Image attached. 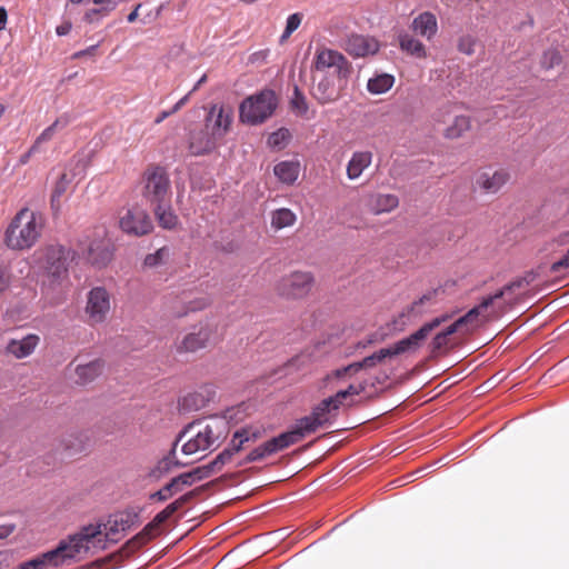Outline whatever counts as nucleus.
Listing matches in <instances>:
<instances>
[{
	"label": "nucleus",
	"mask_w": 569,
	"mask_h": 569,
	"mask_svg": "<svg viewBox=\"0 0 569 569\" xmlns=\"http://www.w3.org/2000/svg\"><path fill=\"white\" fill-rule=\"evenodd\" d=\"M229 433V422L223 417H210L193 421L178 436L174 446L182 442L181 451L191 456L206 450H214Z\"/></svg>",
	"instance_id": "2"
},
{
	"label": "nucleus",
	"mask_w": 569,
	"mask_h": 569,
	"mask_svg": "<svg viewBox=\"0 0 569 569\" xmlns=\"http://www.w3.org/2000/svg\"><path fill=\"white\" fill-rule=\"evenodd\" d=\"M531 282V279L528 277L518 278L508 284H506L503 288L495 292L493 295H490L482 299V301L476 307L480 308V313L487 309L489 306H491L496 300L501 299L507 293L513 292L516 289H521L525 286H528Z\"/></svg>",
	"instance_id": "29"
},
{
	"label": "nucleus",
	"mask_w": 569,
	"mask_h": 569,
	"mask_svg": "<svg viewBox=\"0 0 569 569\" xmlns=\"http://www.w3.org/2000/svg\"><path fill=\"white\" fill-rule=\"evenodd\" d=\"M160 532H161L160 527L157 526L151 520L148 525H146V527L139 533H137L134 537H132L130 540H128L117 553H112L102 559H98L94 562H92L91 566L100 569L103 566H106L107 563H110L111 561L119 563L124 558L130 557L132 553H134L137 550H139L142 546L148 543L151 539L159 536Z\"/></svg>",
	"instance_id": "12"
},
{
	"label": "nucleus",
	"mask_w": 569,
	"mask_h": 569,
	"mask_svg": "<svg viewBox=\"0 0 569 569\" xmlns=\"http://www.w3.org/2000/svg\"><path fill=\"white\" fill-rule=\"evenodd\" d=\"M201 490H202V488H196V489L182 495L181 497H179L177 500L171 502V505L174 506L176 510L178 511L184 505L190 502L196 496H198L201 492Z\"/></svg>",
	"instance_id": "52"
},
{
	"label": "nucleus",
	"mask_w": 569,
	"mask_h": 569,
	"mask_svg": "<svg viewBox=\"0 0 569 569\" xmlns=\"http://www.w3.org/2000/svg\"><path fill=\"white\" fill-rule=\"evenodd\" d=\"M104 369V361L94 359L84 365H78L74 369L76 383L84 386L97 379Z\"/></svg>",
	"instance_id": "24"
},
{
	"label": "nucleus",
	"mask_w": 569,
	"mask_h": 569,
	"mask_svg": "<svg viewBox=\"0 0 569 569\" xmlns=\"http://www.w3.org/2000/svg\"><path fill=\"white\" fill-rule=\"evenodd\" d=\"M169 257L170 249L168 247H162L158 249L154 253L147 254L143 264L144 267L148 268H156L166 263Z\"/></svg>",
	"instance_id": "42"
},
{
	"label": "nucleus",
	"mask_w": 569,
	"mask_h": 569,
	"mask_svg": "<svg viewBox=\"0 0 569 569\" xmlns=\"http://www.w3.org/2000/svg\"><path fill=\"white\" fill-rule=\"evenodd\" d=\"M72 179L68 176V173L63 172L58 181L56 182L52 194H51V204L52 207H59L60 198L68 190Z\"/></svg>",
	"instance_id": "41"
},
{
	"label": "nucleus",
	"mask_w": 569,
	"mask_h": 569,
	"mask_svg": "<svg viewBox=\"0 0 569 569\" xmlns=\"http://www.w3.org/2000/svg\"><path fill=\"white\" fill-rule=\"evenodd\" d=\"M277 108V97L272 90H262L246 98L239 108L240 120L249 124L264 122Z\"/></svg>",
	"instance_id": "6"
},
{
	"label": "nucleus",
	"mask_w": 569,
	"mask_h": 569,
	"mask_svg": "<svg viewBox=\"0 0 569 569\" xmlns=\"http://www.w3.org/2000/svg\"><path fill=\"white\" fill-rule=\"evenodd\" d=\"M399 46L402 51L410 56L419 59L427 58V49L425 44L418 39H415L411 34L401 33L399 36Z\"/></svg>",
	"instance_id": "33"
},
{
	"label": "nucleus",
	"mask_w": 569,
	"mask_h": 569,
	"mask_svg": "<svg viewBox=\"0 0 569 569\" xmlns=\"http://www.w3.org/2000/svg\"><path fill=\"white\" fill-rule=\"evenodd\" d=\"M291 108L299 116H305L308 112V102L305 94L296 86L293 90V97L291 99Z\"/></svg>",
	"instance_id": "46"
},
{
	"label": "nucleus",
	"mask_w": 569,
	"mask_h": 569,
	"mask_svg": "<svg viewBox=\"0 0 569 569\" xmlns=\"http://www.w3.org/2000/svg\"><path fill=\"white\" fill-rule=\"evenodd\" d=\"M111 251L100 243H96L89 247L88 260L94 266H106L111 260Z\"/></svg>",
	"instance_id": "37"
},
{
	"label": "nucleus",
	"mask_w": 569,
	"mask_h": 569,
	"mask_svg": "<svg viewBox=\"0 0 569 569\" xmlns=\"http://www.w3.org/2000/svg\"><path fill=\"white\" fill-rule=\"evenodd\" d=\"M568 268H569V248H568L567 253L560 260H558L551 264V271L559 272L561 269H568Z\"/></svg>",
	"instance_id": "55"
},
{
	"label": "nucleus",
	"mask_w": 569,
	"mask_h": 569,
	"mask_svg": "<svg viewBox=\"0 0 569 569\" xmlns=\"http://www.w3.org/2000/svg\"><path fill=\"white\" fill-rule=\"evenodd\" d=\"M311 96L319 104H329L338 101L347 86L349 77L311 76Z\"/></svg>",
	"instance_id": "11"
},
{
	"label": "nucleus",
	"mask_w": 569,
	"mask_h": 569,
	"mask_svg": "<svg viewBox=\"0 0 569 569\" xmlns=\"http://www.w3.org/2000/svg\"><path fill=\"white\" fill-rule=\"evenodd\" d=\"M68 124V119L59 118L51 126L46 128L40 136L36 139L34 143L31 146V151H39L40 144L43 142H48L52 139L57 129L64 128Z\"/></svg>",
	"instance_id": "40"
},
{
	"label": "nucleus",
	"mask_w": 569,
	"mask_h": 569,
	"mask_svg": "<svg viewBox=\"0 0 569 569\" xmlns=\"http://www.w3.org/2000/svg\"><path fill=\"white\" fill-rule=\"evenodd\" d=\"M43 228L42 214L23 208L11 219L4 232V243L11 250L31 249L39 241Z\"/></svg>",
	"instance_id": "3"
},
{
	"label": "nucleus",
	"mask_w": 569,
	"mask_h": 569,
	"mask_svg": "<svg viewBox=\"0 0 569 569\" xmlns=\"http://www.w3.org/2000/svg\"><path fill=\"white\" fill-rule=\"evenodd\" d=\"M39 267L52 281H60L68 274L71 251L61 244H49L34 252Z\"/></svg>",
	"instance_id": "8"
},
{
	"label": "nucleus",
	"mask_w": 569,
	"mask_h": 569,
	"mask_svg": "<svg viewBox=\"0 0 569 569\" xmlns=\"http://www.w3.org/2000/svg\"><path fill=\"white\" fill-rule=\"evenodd\" d=\"M448 318V316L437 317L431 321L426 322L420 329L411 333L409 337L397 341L388 348H382L375 353L365 357L360 361H357L360 370L373 368L387 358L417 351L431 331L446 322Z\"/></svg>",
	"instance_id": "4"
},
{
	"label": "nucleus",
	"mask_w": 569,
	"mask_h": 569,
	"mask_svg": "<svg viewBox=\"0 0 569 569\" xmlns=\"http://www.w3.org/2000/svg\"><path fill=\"white\" fill-rule=\"evenodd\" d=\"M510 180V172L500 168L493 172L482 171L476 177V184L486 193L498 192Z\"/></svg>",
	"instance_id": "20"
},
{
	"label": "nucleus",
	"mask_w": 569,
	"mask_h": 569,
	"mask_svg": "<svg viewBox=\"0 0 569 569\" xmlns=\"http://www.w3.org/2000/svg\"><path fill=\"white\" fill-rule=\"evenodd\" d=\"M9 281H10V276H9L7 268H4L3 266L0 264V292H2L3 290H6L8 288Z\"/></svg>",
	"instance_id": "57"
},
{
	"label": "nucleus",
	"mask_w": 569,
	"mask_h": 569,
	"mask_svg": "<svg viewBox=\"0 0 569 569\" xmlns=\"http://www.w3.org/2000/svg\"><path fill=\"white\" fill-rule=\"evenodd\" d=\"M221 142L206 126L190 133L189 150L194 156L211 152Z\"/></svg>",
	"instance_id": "21"
},
{
	"label": "nucleus",
	"mask_w": 569,
	"mask_h": 569,
	"mask_svg": "<svg viewBox=\"0 0 569 569\" xmlns=\"http://www.w3.org/2000/svg\"><path fill=\"white\" fill-rule=\"evenodd\" d=\"M562 62V56L559 50L557 49H549L543 52L540 64L541 68L546 70H550L557 66H559Z\"/></svg>",
	"instance_id": "44"
},
{
	"label": "nucleus",
	"mask_w": 569,
	"mask_h": 569,
	"mask_svg": "<svg viewBox=\"0 0 569 569\" xmlns=\"http://www.w3.org/2000/svg\"><path fill=\"white\" fill-rule=\"evenodd\" d=\"M99 535V531L89 529L86 532H80L68 540L61 541L56 549L44 552L37 558L41 561L43 569L47 566L59 567L67 559H73L81 551L89 550V542Z\"/></svg>",
	"instance_id": "5"
},
{
	"label": "nucleus",
	"mask_w": 569,
	"mask_h": 569,
	"mask_svg": "<svg viewBox=\"0 0 569 569\" xmlns=\"http://www.w3.org/2000/svg\"><path fill=\"white\" fill-rule=\"evenodd\" d=\"M19 569H43V566L36 557L29 561L20 563Z\"/></svg>",
	"instance_id": "58"
},
{
	"label": "nucleus",
	"mask_w": 569,
	"mask_h": 569,
	"mask_svg": "<svg viewBox=\"0 0 569 569\" xmlns=\"http://www.w3.org/2000/svg\"><path fill=\"white\" fill-rule=\"evenodd\" d=\"M340 407L341 405L336 401L333 396L323 399L312 408L309 416L299 419L292 430L283 432L258 446L251 450L238 466L240 467L246 463L262 460L268 456L297 443L307 435L316 432L319 428L332 425L338 417Z\"/></svg>",
	"instance_id": "1"
},
{
	"label": "nucleus",
	"mask_w": 569,
	"mask_h": 569,
	"mask_svg": "<svg viewBox=\"0 0 569 569\" xmlns=\"http://www.w3.org/2000/svg\"><path fill=\"white\" fill-rule=\"evenodd\" d=\"M273 173L280 182L291 186L299 177L300 162L298 160L281 161L274 166Z\"/></svg>",
	"instance_id": "28"
},
{
	"label": "nucleus",
	"mask_w": 569,
	"mask_h": 569,
	"mask_svg": "<svg viewBox=\"0 0 569 569\" xmlns=\"http://www.w3.org/2000/svg\"><path fill=\"white\" fill-rule=\"evenodd\" d=\"M350 62L337 50L326 47L318 48L311 66L312 76L350 77Z\"/></svg>",
	"instance_id": "9"
},
{
	"label": "nucleus",
	"mask_w": 569,
	"mask_h": 569,
	"mask_svg": "<svg viewBox=\"0 0 569 569\" xmlns=\"http://www.w3.org/2000/svg\"><path fill=\"white\" fill-rule=\"evenodd\" d=\"M72 24L70 21H64L56 28L58 36H66L71 31Z\"/></svg>",
	"instance_id": "59"
},
{
	"label": "nucleus",
	"mask_w": 569,
	"mask_h": 569,
	"mask_svg": "<svg viewBox=\"0 0 569 569\" xmlns=\"http://www.w3.org/2000/svg\"><path fill=\"white\" fill-rule=\"evenodd\" d=\"M188 99H189V94H186L183 98H181V99H180V100H179V101H178V102H177V103L171 108V112H174V113H176L177 111H179V110L182 108V106H184V104L187 103Z\"/></svg>",
	"instance_id": "64"
},
{
	"label": "nucleus",
	"mask_w": 569,
	"mask_h": 569,
	"mask_svg": "<svg viewBox=\"0 0 569 569\" xmlns=\"http://www.w3.org/2000/svg\"><path fill=\"white\" fill-rule=\"evenodd\" d=\"M93 3L94 4L106 3V7L88 10L83 16V20L88 23L97 22L98 16L106 17L111 11H113L117 7V2L114 0H93Z\"/></svg>",
	"instance_id": "38"
},
{
	"label": "nucleus",
	"mask_w": 569,
	"mask_h": 569,
	"mask_svg": "<svg viewBox=\"0 0 569 569\" xmlns=\"http://www.w3.org/2000/svg\"><path fill=\"white\" fill-rule=\"evenodd\" d=\"M214 338V329L209 323L193 327L181 339L174 342V350L179 355L196 353L209 347Z\"/></svg>",
	"instance_id": "15"
},
{
	"label": "nucleus",
	"mask_w": 569,
	"mask_h": 569,
	"mask_svg": "<svg viewBox=\"0 0 569 569\" xmlns=\"http://www.w3.org/2000/svg\"><path fill=\"white\" fill-rule=\"evenodd\" d=\"M343 371L347 373V377H352L360 371L358 362H352L346 367H343Z\"/></svg>",
	"instance_id": "61"
},
{
	"label": "nucleus",
	"mask_w": 569,
	"mask_h": 569,
	"mask_svg": "<svg viewBox=\"0 0 569 569\" xmlns=\"http://www.w3.org/2000/svg\"><path fill=\"white\" fill-rule=\"evenodd\" d=\"M268 56H269V50H267V49L256 51L249 57V62L250 63H264L267 61Z\"/></svg>",
	"instance_id": "56"
},
{
	"label": "nucleus",
	"mask_w": 569,
	"mask_h": 569,
	"mask_svg": "<svg viewBox=\"0 0 569 569\" xmlns=\"http://www.w3.org/2000/svg\"><path fill=\"white\" fill-rule=\"evenodd\" d=\"M411 29L417 34L429 40L437 33V18L429 11L422 12L412 20Z\"/></svg>",
	"instance_id": "27"
},
{
	"label": "nucleus",
	"mask_w": 569,
	"mask_h": 569,
	"mask_svg": "<svg viewBox=\"0 0 569 569\" xmlns=\"http://www.w3.org/2000/svg\"><path fill=\"white\" fill-rule=\"evenodd\" d=\"M119 226L128 234L141 237L152 231L153 224L144 210H127L120 218Z\"/></svg>",
	"instance_id": "18"
},
{
	"label": "nucleus",
	"mask_w": 569,
	"mask_h": 569,
	"mask_svg": "<svg viewBox=\"0 0 569 569\" xmlns=\"http://www.w3.org/2000/svg\"><path fill=\"white\" fill-rule=\"evenodd\" d=\"M151 209L160 227L169 230L177 227L179 220L171 208V201L156 204Z\"/></svg>",
	"instance_id": "31"
},
{
	"label": "nucleus",
	"mask_w": 569,
	"mask_h": 569,
	"mask_svg": "<svg viewBox=\"0 0 569 569\" xmlns=\"http://www.w3.org/2000/svg\"><path fill=\"white\" fill-rule=\"evenodd\" d=\"M436 293V290L425 293L419 299L415 300L411 305L406 307L399 317L401 319L406 318L407 321H411L421 317L426 312L425 306L432 302Z\"/></svg>",
	"instance_id": "30"
},
{
	"label": "nucleus",
	"mask_w": 569,
	"mask_h": 569,
	"mask_svg": "<svg viewBox=\"0 0 569 569\" xmlns=\"http://www.w3.org/2000/svg\"><path fill=\"white\" fill-rule=\"evenodd\" d=\"M179 491H180V488H178L176 482L173 481V479H171L170 482H168L164 487H162L157 492L152 493L150 496V498L152 500L163 502V501L170 499L173 495H176Z\"/></svg>",
	"instance_id": "47"
},
{
	"label": "nucleus",
	"mask_w": 569,
	"mask_h": 569,
	"mask_svg": "<svg viewBox=\"0 0 569 569\" xmlns=\"http://www.w3.org/2000/svg\"><path fill=\"white\" fill-rule=\"evenodd\" d=\"M40 342V337L34 333L27 335L21 339H11L6 351L17 359H23L33 353Z\"/></svg>",
	"instance_id": "22"
},
{
	"label": "nucleus",
	"mask_w": 569,
	"mask_h": 569,
	"mask_svg": "<svg viewBox=\"0 0 569 569\" xmlns=\"http://www.w3.org/2000/svg\"><path fill=\"white\" fill-rule=\"evenodd\" d=\"M174 512H177L176 507L169 503L162 511L154 516L152 521L161 527Z\"/></svg>",
	"instance_id": "53"
},
{
	"label": "nucleus",
	"mask_w": 569,
	"mask_h": 569,
	"mask_svg": "<svg viewBox=\"0 0 569 569\" xmlns=\"http://www.w3.org/2000/svg\"><path fill=\"white\" fill-rule=\"evenodd\" d=\"M290 138V133L288 129L281 128L274 132H272L268 137V146L271 148L281 149L286 146L288 139Z\"/></svg>",
	"instance_id": "49"
},
{
	"label": "nucleus",
	"mask_w": 569,
	"mask_h": 569,
	"mask_svg": "<svg viewBox=\"0 0 569 569\" xmlns=\"http://www.w3.org/2000/svg\"><path fill=\"white\" fill-rule=\"evenodd\" d=\"M371 151H356L352 153L347 164V177L350 180L358 179L362 172L368 169L372 162Z\"/></svg>",
	"instance_id": "26"
},
{
	"label": "nucleus",
	"mask_w": 569,
	"mask_h": 569,
	"mask_svg": "<svg viewBox=\"0 0 569 569\" xmlns=\"http://www.w3.org/2000/svg\"><path fill=\"white\" fill-rule=\"evenodd\" d=\"M172 479L176 482L177 487L180 488V491L183 489V487H188L194 483L190 472L181 473Z\"/></svg>",
	"instance_id": "54"
},
{
	"label": "nucleus",
	"mask_w": 569,
	"mask_h": 569,
	"mask_svg": "<svg viewBox=\"0 0 569 569\" xmlns=\"http://www.w3.org/2000/svg\"><path fill=\"white\" fill-rule=\"evenodd\" d=\"M471 129V119L468 116L460 114L453 118V121L443 130V137L449 140L461 138Z\"/></svg>",
	"instance_id": "32"
},
{
	"label": "nucleus",
	"mask_w": 569,
	"mask_h": 569,
	"mask_svg": "<svg viewBox=\"0 0 569 569\" xmlns=\"http://www.w3.org/2000/svg\"><path fill=\"white\" fill-rule=\"evenodd\" d=\"M395 83V77L389 73L377 74L376 77L368 80V91L373 94H381L392 88Z\"/></svg>",
	"instance_id": "35"
},
{
	"label": "nucleus",
	"mask_w": 569,
	"mask_h": 569,
	"mask_svg": "<svg viewBox=\"0 0 569 569\" xmlns=\"http://www.w3.org/2000/svg\"><path fill=\"white\" fill-rule=\"evenodd\" d=\"M261 437V431L252 428H242L236 431L228 447L210 462L216 472L230 462L236 453L244 448L247 442H254Z\"/></svg>",
	"instance_id": "16"
},
{
	"label": "nucleus",
	"mask_w": 569,
	"mask_h": 569,
	"mask_svg": "<svg viewBox=\"0 0 569 569\" xmlns=\"http://www.w3.org/2000/svg\"><path fill=\"white\" fill-rule=\"evenodd\" d=\"M212 303L211 299L209 297H199L196 299H192L188 301L186 305L182 306L179 310H172V316L174 318H182L187 316L190 312H197L202 311L210 307Z\"/></svg>",
	"instance_id": "36"
},
{
	"label": "nucleus",
	"mask_w": 569,
	"mask_h": 569,
	"mask_svg": "<svg viewBox=\"0 0 569 569\" xmlns=\"http://www.w3.org/2000/svg\"><path fill=\"white\" fill-rule=\"evenodd\" d=\"M367 381H361L358 383H351L348 386L347 389L338 391L336 395H333L336 401L340 403L341 406L345 403L348 397L350 396H358L366 391L367 389Z\"/></svg>",
	"instance_id": "43"
},
{
	"label": "nucleus",
	"mask_w": 569,
	"mask_h": 569,
	"mask_svg": "<svg viewBox=\"0 0 569 569\" xmlns=\"http://www.w3.org/2000/svg\"><path fill=\"white\" fill-rule=\"evenodd\" d=\"M116 519L114 526H120L124 532L138 523V515L134 512H122L113 517Z\"/></svg>",
	"instance_id": "48"
},
{
	"label": "nucleus",
	"mask_w": 569,
	"mask_h": 569,
	"mask_svg": "<svg viewBox=\"0 0 569 569\" xmlns=\"http://www.w3.org/2000/svg\"><path fill=\"white\" fill-rule=\"evenodd\" d=\"M302 13L296 12L288 17L286 28L280 37V43H284L290 36L299 28L302 21Z\"/></svg>",
	"instance_id": "45"
},
{
	"label": "nucleus",
	"mask_w": 569,
	"mask_h": 569,
	"mask_svg": "<svg viewBox=\"0 0 569 569\" xmlns=\"http://www.w3.org/2000/svg\"><path fill=\"white\" fill-rule=\"evenodd\" d=\"M97 47L98 46H91L84 50H81V51H78L76 52L72 58L73 59H79V58H82L84 56H93L96 53V50H97Z\"/></svg>",
	"instance_id": "60"
},
{
	"label": "nucleus",
	"mask_w": 569,
	"mask_h": 569,
	"mask_svg": "<svg viewBox=\"0 0 569 569\" xmlns=\"http://www.w3.org/2000/svg\"><path fill=\"white\" fill-rule=\"evenodd\" d=\"M14 531L13 525L0 526V540L6 539Z\"/></svg>",
	"instance_id": "62"
},
{
	"label": "nucleus",
	"mask_w": 569,
	"mask_h": 569,
	"mask_svg": "<svg viewBox=\"0 0 569 569\" xmlns=\"http://www.w3.org/2000/svg\"><path fill=\"white\" fill-rule=\"evenodd\" d=\"M315 286V277L309 271H292L282 276L276 283L274 290L278 296L298 300L308 297Z\"/></svg>",
	"instance_id": "10"
},
{
	"label": "nucleus",
	"mask_w": 569,
	"mask_h": 569,
	"mask_svg": "<svg viewBox=\"0 0 569 569\" xmlns=\"http://www.w3.org/2000/svg\"><path fill=\"white\" fill-rule=\"evenodd\" d=\"M142 196L150 207L171 201V183L164 168L150 166L142 177Z\"/></svg>",
	"instance_id": "7"
},
{
	"label": "nucleus",
	"mask_w": 569,
	"mask_h": 569,
	"mask_svg": "<svg viewBox=\"0 0 569 569\" xmlns=\"http://www.w3.org/2000/svg\"><path fill=\"white\" fill-rule=\"evenodd\" d=\"M233 120V109L230 106L213 104L204 120V126L210 130L213 137L222 141L230 131Z\"/></svg>",
	"instance_id": "17"
},
{
	"label": "nucleus",
	"mask_w": 569,
	"mask_h": 569,
	"mask_svg": "<svg viewBox=\"0 0 569 569\" xmlns=\"http://www.w3.org/2000/svg\"><path fill=\"white\" fill-rule=\"evenodd\" d=\"M453 108L455 106L449 102L442 104L432 113V120L437 123H445L448 120V118L452 114Z\"/></svg>",
	"instance_id": "50"
},
{
	"label": "nucleus",
	"mask_w": 569,
	"mask_h": 569,
	"mask_svg": "<svg viewBox=\"0 0 569 569\" xmlns=\"http://www.w3.org/2000/svg\"><path fill=\"white\" fill-rule=\"evenodd\" d=\"M116 519L110 518L107 523L103 525V530L100 529V527H88L84 528L81 532H86L87 530H97L100 532L99 536H97L91 542H89V549L90 548H99V549H106L108 542H117L118 541V533L123 532L120 529V526H114Z\"/></svg>",
	"instance_id": "23"
},
{
	"label": "nucleus",
	"mask_w": 569,
	"mask_h": 569,
	"mask_svg": "<svg viewBox=\"0 0 569 569\" xmlns=\"http://www.w3.org/2000/svg\"><path fill=\"white\" fill-rule=\"evenodd\" d=\"M480 315V308L470 309L465 316L460 317L443 331L437 333L430 343L431 355L437 357L447 352L450 343V336L456 332H469Z\"/></svg>",
	"instance_id": "13"
},
{
	"label": "nucleus",
	"mask_w": 569,
	"mask_h": 569,
	"mask_svg": "<svg viewBox=\"0 0 569 569\" xmlns=\"http://www.w3.org/2000/svg\"><path fill=\"white\" fill-rule=\"evenodd\" d=\"M192 476L193 482L206 479L211 475L216 473V470L211 467L210 463L197 467L193 470L189 471Z\"/></svg>",
	"instance_id": "51"
},
{
	"label": "nucleus",
	"mask_w": 569,
	"mask_h": 569,
	"mask_svg": "<svg viewBox=\"0 0 569 569\" xmlns=\"http://www.w3.org/2000/svg\"><path fill=\"white\" fill-rule=\"evenodd\" d=\"M8 20L7 10L3 7H0V31L6 29Z\"/></svg>",
	"instance_id": "63"
},
{
	"label": "nucleus",
	"mask_w": 569,
	"mask_h": 569,
	"mask_svg": "<svg viewBox=\"0 0 569 569\" xmlns=\"http://www.w3.org/2000/svg\"><path fill=\"white\" fill-rule=\"evenodd\" d=\"M399 206V199L391 193H373L368 199L369 210L373 214L388 213Z\"/></svg>",
	"instance_id": "25"
},
{
	"label": "nucleus",
	"mask_w": 569,
	"mask_h": 569,
	"mask_svg": "<svg viewBox=\"0 0 569 569\" xmlns=\"http://www.w3.org/2000/svg\"><path fill=\"white\" fill-rule=\"evenodd\" d=\"M296 221V213L288 208L277 209L271 212V227L276 230L291 227Z\"/></svg>",
	"instance_id": "34"
},
{
	"label": "nucleus",
	"mask_w": 569,
	"mask_h": 569,
	"mask_svg": "<svg viewBox=\"0 0 569 569\" xmlns=\"http://www.w3.org/2000/svg\"><path fill=\"white\" fill-rule=\"evenodd\" d=\"M176 447L173 445V448L170 450L169 455L164 458H162L154 469L152 470V476L154 477H161L172 470L173 467H180L183 466V463H180L178 460H176Z\"/></svg>",
	"instance_id": "39"
},
{
	"label": "nucleus",
	"mask_w": 569,
	"mask_h": 569,
	"mask_svg": "<svg viewBox=\"0 0 569 569\" xmlns=\"http://www.w3.org/2000/svg\"><path fill=\"white\" fill-rule=\"evenodd\" d=\"M345 50L355 58H363L379 51L378 40L370 36L350 34L345 42Z\"/></svg>",
	"instance_id": "19"
},
{
	"label": "nucleus",
	"mask_w": 569,
	"mask_h": 569,
	"mask_svg": "<svg viewBox=\"0 0 569 569\" xmlns=\"http://www.w3.org/2000/svg\"><path fill=\"white\" fill-rule=\"evenodd\" d=\"M111 309L110 293L103 287H94L87 295L84 313L89 326L104 322Z\"/></svg>",
	"instance_id": "14"
}]
</instances>
